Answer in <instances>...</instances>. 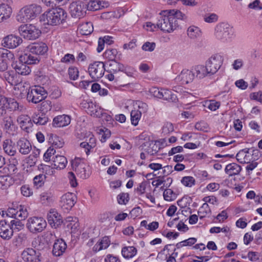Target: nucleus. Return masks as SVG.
<instances>
[{
	"label": "nucleus",
	"instance_id": "nucleus-9",
	"mask_svg": "<svg viewBox=\"0 0 262 262\" xmlns=\"http://www.w3.org/2000/svg\"><path fill=\"white\" fill-rule=\"evenodd\" d=\"M18 31L24 38L29 40L36 39L41 34L40 30L32 24L21 25L18 28Z\"/></svg>",
	"mask_w": 262,
	"mask_h": 262
},
{
	"label": "nucleus",
	"instance_id": "nucleus-15",
	"mask_svg": "<svg viewBox=\"0 0 262 262\" xmlns=\"http://www.w3.org/2000/svg\"><path fill=\"white\" fill-rule=\"evenodd\" d=\"M76 202V196L73 193H67L60 199L59 206L65 212H68L74 206Z\"/></svg>",
	"mask_w": 262,
	"mask_h": 262
},
{
	"label": "nucleus",
	"instance_id": "nucleus-56",
	"mask_svg": "<svg viewBox=\"0 0 262 262\" xmlns=\"http://www.w3.org/2000/svg\"><path fill=\"white\" fill-rule=\"evenodd\" d=\"M163 197L167 201H172L176 199V195L170 189H166L163 192Z\"/></svg>",
	"mask_w": 262,
	"mask_h": 262
},
{
	"label": "nucleus",
	"instance_id": "nucleus-3",
	"mask_svg": "<svg viewBox=\"0 0 262 262\" xmlns=\"http://www.w3.org/2000/svg\"><path fill=\"white\" fill-rule=\"evenodd\" d=\"M108 66L106 72L109 73L106 75V77L110 81H113L115 79L114 74L119 72H122L128 76H133L134 73V70L133 68L128 66H125L123 64L117 61L116 60L108 62Z\"/></svg>",
	"mask_w": 262,
	"mask_h": 262
},
{
	"label": "nucleus",
	"instance_id": "nucleus-39",
	"mask_svg": "<svg viewBox=\"0 0 262 262\" xmlns=\"http://www.w3.org/2000/svg\"><path fill=\"white\" fill-rule=\"evenodd\" d=\"M137 252L136 248L134 246L124 247L122 249V256L126 259L133 257Z\"/></svg>",
	"mask_w": 262,
	"mask_h": 262
},
{
	"label": "nucleus",
	"instance_id": "nucleus-62",
	"mask_svg": "<svg viewBox=\"0 0 262 262\" xmlns=\"http://www.w3.org/2000/svg\"><path fill=\"white\" fill-rule=\"evenodd\" d=\"M204 20L208 23L216 22L218 19V16L214 13L206 14L204 16Z\"/></svg>",
	"mask_w": 262,
	"mask_h": 262
},
{
	"label": "nucleus",
	"instance_id": "nucleus-13",
	"mask_svg": "<svg viewBox=\"0 0 262 262\" xmlns=\"http://www.w3.org/2000/svg\"><path fill=\"white\" fill-rule=\"evenodd\" d=\"M105 71V64L101 61H95L91 63L88 68L89 75L94 80H98L101 78Z\"/></svg>",
	"mask_w": 262,
	"mask_h": 262
},
{
	"label": "nucleus",
	"instance_id": "nucleus-41",
	"mask_svg": "<svg viewBox=\"0 0 262 262\" xmlns=\"http://www.w3.org/2000/svg\"><path fill=\"white\" fill-rule=\"evenodd\" d=\"M166 13L169 14L171 17H173L176 23H178L177 19H184L186 18L185 15L178 10H166Z\"/></svg>",
	"mask_w": 262,
	"mask_h": 262
},
{
	"label": "nucleus",
	"instance_id": "nucleus-64",
	"mask_svg": "<svg viewBox=\"0 0 262 262\" xmlns=\"http://www.w3.org/2000/svg\"><path fill=\"white\" fill-rule=\"evenodd\" d=\"M75 61V56L74 55L71 54H66L61 59V62L68 63L70 62H74Z\"/></svg>",
	"mask_w": 262,
	"mask_h": 262
},
{
	"label": "nucleus",
	"instance_id": "nucleus-52",
	"mask_svg": "<svg viewBox=\"0 0 262 262\" xmlns=\"http://www.w3.org/2000/svg\"><path fill=\"white\" fill-rule=\"evenodd\" d=\"M101 7L100 1H91L88 3H86V9L90 11H96L99 10Z\"/></svg>",
	"mask_w": 262,
	"mask_h": 262
},
{
	"label": "nucleus",
	"instance_id": "nucleus-16",
	"mask_svg": "<svg viewBox=\"0 0 262 262\" xmlns=\"http://www.w3.org/2000/svg\"><path fill=\"white\" fill-rule=\"evenodd\" d=\"M28 212L27 207L25 206L20 205L18 210L14 208H9L7 211V215L19 220H24L28 216Z\"/></svg>",
	"mask_w": 262,
	"mask_h": 262
},
{
	"label": "nucleus",
	"instance_id": "nucleus-36",
	"mask_svg": "<svg viewBox=\"0 0 262 262\" xmlns=\"http://www.w3.org/2000/svg\"><path fill=\"white\" fill-rule=\"evenodd\" d=\"M121 54H118V52L116 49H108L105 50L103 53V57L104 58L107 59L109 61L116 60V59H119Z\"/></svg>",
	"mask_w": 262,
	"mask_h": 262
},
{
	"label": "nucleus",
	"instance_id": "nucleus-31",
	"mask_svg": "<svg viewBox=\"0 0 262 262\" xmlns=\"http://www.w3.org/2000/svg\"><path fill=\"white\" fill-rule=\"evenodd\" d=\"M17 122L20 124L21 128L27 132L31 127L32 123L30 118L25 115L19 116L17 119Z\"/></svg>",
	"mask_w": 262,
	"mask_h": 262
},
{
	"label": "nucleus",
	"instance_id": "nucleus-58",
	"mask_svg": "<svg viewBox=\"0 0 262 262\" xmlns=\"http://www.w3.org/2000/svg\"><path fill=\"white\" fill-rule=\"evenodd\" d=\"M6 102V97L0 95V117L4 116L6 114V107L5 105V103Z\"/></svg>",
	"mask_w": 262,
	"mask_h": 262
},
{
	"label": "nucleus",
	"instance_id": "nucleus-18",
	"mask_svg": "<svg viewBox=\"0 0 262 262\" xmlns=\"http://www.w3.org/2000/svg\"><path fill=\"white\" fill-rule=\"evenodd\" d=\"M194 79V73L192 69L190 70L185 69L182 70L180 74L175 78V81L181 84H186L192 82Z\"/></svg>",
	"mask_w": 262,
	"mask_h": 262
},
{
	"label": "nucleus",
	"instance_id": "nucleus-30",
	"mask_svg": "<svg viewBox=\"0 0 262 262\" xmlns=\"http://www.w3.org/2000/svg\"><path fill=\"white\" fill-rule=\"evenodd\" d=\"M54 168L62 169L66 167L68 161L67 158L63 156L56 155L52 158Z\"/></svg>",
	"mask_w": 262,
	"mask_h": 262
},
{
	"label": "nucleus",
	"instance_id": "nucleus-22",
	"mask_svg": "<svg viewBox=\"0 0 262 262\" xmlns=\"http://www.w3.org/2000/svg\"><path fill=\"white\" fill-rule=\"evenodd\" d=\"M19 61L26 63V64H37L40 61L39 56L35 55L28 50L26 52L19 56Z\"/></svg>",
	"mask_w": 262,
	"mask_h": 262
},
{
	"label": "nucleus",
	"instance_id": "nucleus-19",
	"mask_svg": "<svg viewBox=\"0 0 262 262\" xmlns=\"http://www.w3.org/2000/svg\"><path fill=\"white\" fill-rule=\"evenodd\" d=\"M47 219L49 224L54 228H57L62 223L61 215L54 209L50 210L47 215Z\"/></svg>",
	"mask_w": 262,
	"mask_h": 262
},
{
	"label": "nucleus",
	"instance_id": "nucleus-1",
	"mask_svg": "<svg viewBox=\"0 0 262 262\" xmlns=\"http://www.w3.org/2000/svg\"><path fill=\"white\" fill-rule=\"evenodd\" d=\"M67 16V12L63 9L56 8L45 12L40 19L44 24L56 26L64 21Z\"/></svg>",
	"mask_w": 262,
	"mask_h": 262
},
{
	"label": "nucleus",
	"instance_id": "nucleus-17",
	"mask_svg": "<svg viewBox=\"0 0 262 262\" xmlns=\"http://www.w3.org/2000/svg\"><path fill=\"white\" fill-rule=\"evenodd\" d=\"M257 149L253 148H245L240 150L236 156L237 160L241 163H248L252 159L251 158L253 155L258 154Z\"/></svg>",
	"mask_w": 262,
	"mask_h": 262
},
{
	"label": "nucleus",
	"instance_id": "nucleus-57",
	"mask_svg": "<svg viewBox=\"0 0 262 262\" xmlns=\"http://www.w3.org/2000/svg\"><path fill=\"white\" fill-rule=\"evenodd\" d=\"M69 75L70 79L75 80L79 76L78 69L75 67H71L68 70Z\"/></svg>",
	"mask_w": 262,
	"mask_h": 262
},
{
	"label": "nucleus",
	"instance_id": "nucleus-6",
	"mask_svg": "<svg viewBox=\"0 0 262 262\" xmlns=\"http://www.w3.org/2000/svg\"><path fill=\"white\" fill-rule=\"evenodd\" d=\"M0 77L7 81L10 85H14V95L17 97H22V89H24V85L22 83H18L17 75L13 71H5L2 74H0Z\"/></svg>",
	"mask_w": 262,
	"mask_h": 262
},
{
	"label": "nucleus",
	"instance_id": "nucleus-25",
	"mask_svg": "<svg viewBox=\"0 0 262 262\" xmlns=\"http://www.w3.org/2000/svg\"><path fill=\"white\" fill-rule=\"evenodd\" d=\"M4 129L9 135L14 136L16 134L17 127L14 124L12 118L10 116L4 118Z\"/></svg>",
	"mask_w": 262,
	"mask_h": 262
},
{
	"label": "nucleus",
	"instance_id": "nucleus-50",
	"mask_svg": "<svg viewBox=\"0 0 262 262\" xmlns=\"http://www.w3.org/2000/svg\"><path fill=\"white\" fill-rule=\"evenodd\" d=\"M46 176L43 174H39L35 176L33 179V183L36 188L41 187L45 183Z\"/></svg>",
	"mask_w": 262,
	"mask_h": 262
},
{
	"label": "nucleus",
	"instance_id": "nucleus-48",
	"mask_svg": "<svg viewBox=\"0 0 262 262\" xmlns=\"http://www.w3.org/2000/svg\"><path fill=\"white\" fill-rule=\"evenodd\" d=\"M77 221L78 220L76 217L69 216L67 218L66 222H68L67 225V228L70 229L72 232H75L79 226Z\"/></svg>",
	"mask_w": 262,
	"mask_h": 262
},
{
	"label": "nucleus",
	"instance_id": "nucleus-29",
	"mask_svg": "<svg viewBox=\"0 0 262 262\" xmlns=\"http://www.w3.org/2000/svg\"><path fill=\"white\" fill-rule=\"evenodd\" d=\"M18 150L23 155L28 154L32 149L30 142L25 138L20 139L17 142Z\"/></svg>",
	"mask_w": 262,
	"mask_h": 262
},
{
	"label": "nucleus",
	"instance_id": "nucleus-34",
	"mask_svg": "<svg viewBox=\"0 0 262 262\" xmlns=\"http://www.w3.org/2000/svg\"><path fill=\"white\" fill-rule=\"evenodd\" d=\"M111 241L108 236H104L94 246L93 250L95 252L106 249L110 245Z\"/></svg>",
	"mask_w": 262,
	"mask_h": 262
},
{
	"label": "nucleus",
	"instance_id": "nucleus-63",
	"mask_svg": "<svg viewBox=\"0 0 262 262\" xmlns=\"http://www.w3.org/2000/svg\"><path fill=\"white\" fill-rule=\"evenodd\" d=\"M21 194L26 197H29L32 195L33 191L28 185H23L20 188Z\"/></svg>",
	"mask_w": 262,
	"mask_h": 262
},
{
	"label": "nucleus",
	"instance_id": "nucleus-60",
	"mask_svg": "<svg viewBox=\"0 0 262 262\" xmlns=\"http://www.w3.org/2000/svg\"><path fill=\"white\" fill-rule=\"evenodd\" d=\"M174 130L173 125L170 122L165 123L162 127V133L168 135Z\"/></svg>",
	"mask_w": 262,
	"mask_h": 262
},
{
	"label": "nucleus",
	"instance_id": "nucleus-43",
	"mask_svg": "<svg viewBox=\"0 0 262 262\" xmlns=\"http://www.w3.org/2000/svg\"><path fill=\"white\" fill-rule=\"evenodd\" d=\"M187 35L191 39H194L201 36V31L197 27L190 26L187 29Z\"/></svg>",
	"mask_w": 262,
	"mask_h": 262
},
{
	"label": "nucleus",
	"instance_id": "nucleus-24",
	"mask_svg": "<svg viewBox=\"0 0 262 262\" xmlns=\"http://www.w3.org/2000/svg\"><path fill=\"white\" fill-rule=\"evenodd\" d=\"M48 47L43 42H35L28 47V49L35 55H43L48 51Z\"/></svg>",
	"mask_w": 262,
	"mask_h": 262
},
{
	"label": "nucleus",
	"instance_id": "nucleus-4",
	"mask_svg": "<svg viewBox=\"0 0 262 262\" xmlns=\"http://www.w3.org/2000/svg\"><path fill=\"white\" fill-rule=\"evenodd\" d=\"M157 26L162 31L170 33L178 27V24L174 21V18L169 14L166 13V10H165L160 13L157 23Z\"/></svg>",
	"mask_w": 262,
	"mask_h": 262
},
{
	"label": "nucleus",
	"instance_id": "nucleus-44",
	"mask_svg": "<svg viewBox=\"0 0 262 262\" xmlns=\"http://www.w3.org/2000/svg\"><path fill=\"white\" fill-rule=\"evenodd\" d=\"M12 180L9 176H0V188L3 190L7 189L12 185Z\"/></svg>",
	"mask_w": 262,
	"mask_h": 262
},
{
	"label": "nucleus",
	"instance_id": "nucleus-21",
	"mask_svg": "<svg viewBox=\"0 0 262 262\" xmlns=\"http://www.w3.org/2000/svg\"><path fill=\"white\" fill-rule=\"evenodd\" d=\"M22 41L23 40L20 37L12 34L9 35L3 39L4 46L10 49L15 48L18 46Z\"/></svg>",
	"mask_w": 262,
	"mask_h": 262
},
{
	"label": "nucleus",
	"instance_id": "nucleus-32",
	"mask_svg": "<svg viewBox=\"0 0 262 262\" xmlns=\"http://www.w3.org/2000/svg\"><path fill=\"white\" fill-rule=\"evenodd\" d=\"M15 72L21 75H28L31 73V69L28 64L19 61L14 67Z\"/></svg>",
	"mask_w": 262,
	"mask_h": 262
},
{
	"label": "nucleus",
	"instance_id": "nucleus-51",
	"mask_svg": "<svg viewBox=\"0 0 262 262\" xmlns=\"http://www.w3.org/2000/svg\"><path fill=\"white\" fill-rule=\"evenodd\" d=\"M141 114L136 110H132L130 113V120L132 124L134 126L138 125L141 118Z\"/></svg>",
	"mask_w": 262,
	"mask_h": 262
},
{
	"label": "nucleus",
	"instance_id": "nucleus-27",
	"mask_svg": "<svg viewBox=\"0 0 262 262\" xmlns=\"http://www.w3.org/2000/svg\"><path fill=\"white\" fill-rule=\"evenodd\" d=\"M3 149L5 154L10 156H14L16 153L15 143L11 139H6L3 142Z\"/></svg>",
	"mask_w": 262,
	"mask_h": 262
},
{
	"label": "nucleus",
	"instance_id": "nucleus-49",
	"mask_svg": "<svg viewBox=\"0 0 262 262\" xmlns=\"http://www.w3.org/2000/svg\"><path fill=\"white\" fill-rule=\"evenodd\" d=\"M50 140V142L52 143L51 147L54 148H61L64 145L63 139L56 135L52 136Z\"/></svg>",
	"mask_w": 262,
	"mask_h": 262
},
{
	"label": "nucleus",
	"instance_id": "nucleus-7",
	"mask_svg": "<svg viewBox=\"0 0 262 262\" xmlns=\"http://www.w3.org/2000/svg\"><path fill=\"white\" fill-rule=\"evenodd\" d=\"M46 95L47 92L43 87L35 85L28 90L27 99L29 102L37 103L43 100Z\"/></svg>",
	"mask_w": 262,
	"mask_h": 262
},
{
	"label": "nucleus",
	"instance_id": "nucleus-37",
	"mask_svg": "<svg viewBox=\"0 0 262 262\" xmlns=\"http://www.w3.org/2000/svg\"><path fill=\"white\" fill-rule=\"evenodd\" d=\"M27 239V234L25 233L20 232L13 239V245L17 248L21 247L25 245Z\"/></svg>",
	"mask_w": 262,
	"mask_h": 262
},
{
	"label": "nucleus",
	"instance_id": "nucleus-42",
	"mask_svg": "<svg viewBox=\"0 0 262 262\" xmlns=\"http://www.w3.org/2000/svg\"><path fill=\"white\" fill-rule=\"evenodd\" d=\"M41 203L46 205H49L54 201V196L50 192H43L40 195Z\"/></svg>",
	"mask_w": 262,
	"mask_h": 262
},
{
	"label": "nucleus",
	"instance_id": "nucleus-26",
	"mask_svg": "<svg viewBox=\"0 0 262 262\" xmlns=\"http://www.w3.org/2000/svg\"><path fill=\"white\" fill-rule=\"evenodd\" d=\"M191 69L194 73V77L197 79H202L207 76H210L205 66L198 64L192 67Z\"/></svg>",
	"mask_w": 262,
	"mask_h": 262
},
{
	"label": "nucleus",
	"instance_id": "nucleus-55",
	"mask_svg": "<svg viewBox=\"0 0 262 262\" xmlns=\"http://www.w3.org/2000/svg\"><path fill=\"white\" fill-rule=\"evenodd\" d=\"M39 105V111L42 113L50 111L52 108L51 102L50 100H43L41 101Z\"/></svg>",
	"mask_w": 262,
	"mask_h": 262
},
{
	"label": "nucleus",
	"instance_id": "nucleus-5",
	"mask_svg": "<svg viewBox=\"0 0 262 262\" xmlns=\"http://www.w3.org/2000/svg\"><path fill=\"white\" fill-rule=\"evenodd\" d=\"M233 35V28L228 23H220L215 27V37L223 42L230 41Z\"/></svg>",
	"mask_w": 262,
	"mask_h": 262
},
{
	"label": "nucleus",
	"instance_id": "nucleus-12",
	"mask_svg": "<svg viewBox=\"0 0 262 262\" xmlns=\"http://www.w3.org/2000/svg\"><path fill=\"white\" fill-rule=\"evenodd\" d=\"M70 10L72 17L80 19L86 13V2L81 0L73 2L70 5Z\"/></svg>",
	"mask_w": 262,
	"mask_h": 262
},
{
	"label": "nucleus",
	"instance_id": "nucleus-11",
	"mask_svg": "<svg viewBox=\"0 0 262 262\" xmlns=\"http://www.w3.org/2000/svg\"><path fill=\"white\" fill-rule=\"evenodd\" d=\"M46 226V221L42 217H32L27 221V227L34 234L41 232Z\"/></svg>",
	"mask_w": 262,
	"mask_h": 262
},
{
	"label": "nucleus",
	"instance_id": "nucleus-2",
	"mask_svg": "<svg viewBox=\"0 0 262 262\" xmlns=\"http://www.w3.org/2000/svg\"><path fill=\"white\" fill-rule=\"evenodd\" d=\"M42 11L41 7L36 4H31L23 7L16 16V19L21 23H26L35 18Z\"/></svg>",
	"mask_w": 262,
	"mask_h": 262
},
{
	"label": "nucleus",
	"instance_id": "nucleus-20",
	"mask_svg": "<svg viewBox=\"0 0 262 262\" xmlns=\"http://www.w3.org/2000/svg\"><path fill=\"white\" fill-rule=\"evenodd\" d=\"M13 234L11 225L5 220L0 221V236L5 240H9Z\"/></svg>",
	"mask_w": 262,
	"mask_h": 262
},
{
	"label": "nucleus",
	"instance_id": "nucleus-35",
	"mask_svg": "<svg viewBox=\"0 0 262 262\" xmlns=\"http://www.w3.org/2000/svg\"><path fill=\"white\" fill-rule=\"evenodd\" d=\"M242 170V167L238 164L232 163L228 164L225 168V172L228 175L232 176L238 174Z\"/></svg>",
	"mask_w": 262,
	"mask_h": 262
},
{
	"label": "nucleus",
	"instance_id": "nucleus-47",
	"mask_svg": "<svg viewBox=\"0 0 262 262\" xmlns=\"http://www.w3.org/2000/svg\"><path fill=\"white\" fill-rule=\"evenodd\" d=\"M169 102H176L178 100L177 96L171 91L164 89L162 98Z\"/></svg>",
	"mask_w": 262,
	"mask_h": 262
},
{
	"label": "nucleus",
	"instance_id": "nucleus-61",
	"mask_svg": "<svg viewBox=\"0 0 262 262\" xmlns=\"http://www.w3.org/2000/svg\"><path fill=\"white\" fill-rule=\"evenodd\" d=\"M55 153V149L53 147H50L44 154L43 159L46 162L50 161L51 157Z\"/></svg>",
	"mask_w": 262,
	"mask_h": 262
},
{
	"label": "nucleus",
	"instance_id": "nucleus-10",
	"mask_svg": "<svg viewBox=\"0 0 262 262\" xmlns=\"http://www.w3.org/2000/svg\"><path fill=\"white\" fill-rule=\"evenodd\" d=\"M72 166L77 175L80 178L85 179L90 176L91 173L89 166L83 162L81 159L75 158L72 160Z\"/></svg>",
	"mask_w": 262,
	"mask_h": 262
},
{
	"label": "nucleus",
	"instance_id": "nucleus-23",
	"mask_svg": "<svg viewBox=\"0 0 262 262\" xmlns=\"http://www.w3.org/2000/svg\"><path fill=\"white\" fill-rule=\"evenodd\" d=\"M67 248L66 243L62 239H58L55 241L53 247L52 253L55 256H60L63 255Z\"/></svg>",
	"mask_w": 262,
	"mask_h": 262
},
{
	"label": "nucleus",
	"instance_id": "nucleus-14",
	"mask_svg": "<svg viewBox=\"0 0 262 262\" xmlns=\"http://www.w3.org/2000/svg\"><path fill=\"white\" fill-rule=\"evenodd\" d=\"M21 256L24 262H41L42 260L40 251L32 248L25 249Z\"/></svg>",
	"mask_w": 262,
	"mask_h": 262
},
{
	"label": "nucleus",
	"instance_id": "nucleus-59",
	"mask_svg": "<svg viewBox=\"0 0 262 262\" xmlns=\"http://www.w3.org/2000/svg\"><path fill=\"white\" fill-rule=\"evenodd\" d=\"M129 200V194L127 193H122L118 195L117 201L119 204L125 205Z\"/></svg>",
	"mask_w": 262,
	"mask_h": 262
},
{
	"label": "nucleus",
	"instance_id": "nucleus-40",
	"mask_svg": "<svg viewBox=\"0 0 262 262\" xmlns=\"http://www.w3.org/2000/svg\"><path fill=\"white\" fill-rule=\"evenodd\" d=\"M84 107L87 108V111L91 116H98V106L94 103L92 101H89L84 103Z\"/></svg>",
	"mask_w": 262,
	"mask_h": 262
},
{
	"label": "nucleus",
	"instance_id": "nucleus-45",
	"mask_svg": "<svg viewBox=\"0 0 262 262\" xmlns=\"http://www.w3.org/2000/svg\"><path fill=\"white\" fill-rule=\"evenodd\" d=\"M32 120L34 123L39 125H45L48 121V118L43 113L41 114H35L32 117Z\"/></svg>",
	"mask_w": 262,
	"mask_h": 262
},
{
	"label": "nucleus",
	"instance_id": "nucleus-28",
	"mask_svg": "<svg viewBox=\"0 0 262 262\" xmlns=\"http://www.w3.org/2000/svg\"><path fill=\"white\" fill-rule=\"evenodd\" d=\"M71 122V118L66 115H59L55 117L53 121V125L56 127L67 126Z\"/></svg>",
	"mask_w": 262,
	"mask_h": 262
},
{
	"label": "nucleus",
	"instance_id": "nucleus-38",
	"mask_svg": "<svg viewBox=\"0 0 262 262\" xmlns=\"http://www.w3.org/2000/svg\"><path fill=\"white\" fill-rule=\"evenodd\" d=\"M12 13V9L7 5H3L0 6V19L1 23L4 19L10 17Z\"/></svg>",
	"mask_w": 262,
	"mask_h": 262
},
{
	"label": "nucleus",
	"instance_id": "nucleus-54",
	"mask_svg": "<svg viewBox=\"0 0 262 262\" xmlns=\"http://www.w3.org/2000/svg\"><path fill=\"white\" fill-rule=\"evenodd\" d=\"M196 242V239L194 237L189 238L186 240L182 241L180 243H178L176 244V247L178 249H180L184 246H192Z\"/></svg>",
	"mask_w": 262,
	"mask_h": 262
},
{
	"label": "nucleus",
	"instance_id": "nucleus-8",
	"mask_svg": "<svg viewBox=\"0 0 262 262\" xmlns=\"http://www.w3.org/2000/svg\"><path fill=\"white\" fill-rule=\"evenodd\" d=\"M224 61V57L220 54H215L212 55L205 63V67L209 73L212 76L215 74L220 69Z\"/></svg>",
	"mask_w": 262,
	"mask_h": 262
},
{
	"label": "nucleus",
	"instance_id": "nucleus-53",
	"mask_svg": "<svg viewBox=\"0 0 262 262\" xmlns=\"http://www.w3.org/2000/svg\"><path fill=\"white\" fill-rule=\"evenodd\" d=\"M182 184L186 187H191L195 185V180L191 176H185L182 178L181 180Z\"/></svg>",
	"mask_w": 262,
	"mask_h": 262
},
{
	"label": "nucleus",
	"instance_id": "nucleus-46",
	"mask_svg": "<svg viewBox=\"0 0 262 262\" xmlns=\"http://www.w3.org/2000/svg\"><path fill=\"white\" fill-rule=\"evenodd\" d=\"M79 30L80 33L83 35L90 34L93 31V27L91 23H86L81 25Z\"/></svg>",
	"mask_w": 262,
	"mask_h": 262
},
{
	"label": "nucleus",
	"instance_id": "nucleus-33",
	"mask_svg": "<svg viewBox=\"0 0 262 262\" xmlns=\"http://www.w3.org/2000/svg\"><path fill=\"white\" fill-rule=\"evenodd\" d=\"M7 102L5 103L6 108H8L10 111L21 112L24 109L23 105L19 103L14 99L6 98Z\"/></svg>",
	"mask_w": 262,
	"mask_h": 262
}]
</instances>
